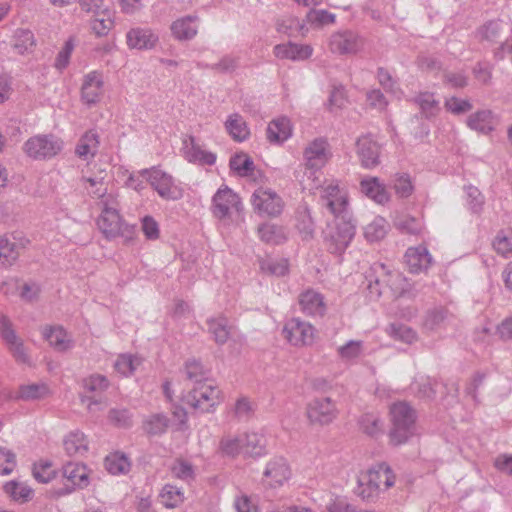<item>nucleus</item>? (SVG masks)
<instances>
[{"label": "nucleus", "instance_id": "nucleus-1", "mask_svg": "<svg viewBox=\"0 0 512 512\" xmlns=\"http://www.w3.org/2000/svg\"><path fill=\"white\" fill-rule=\"evenodd\" d=\"M367 290L371 299L377 300L381 295L390 293L398 301L414 299L417 295L413 285L398 271H391L379 263L371 267L366 275Z\"/></svg>", "mask_w": 512, "mask_h": 512}, {"label": "nucleus", "instance_id": "nucleus-2", "mask_svg": "<svg viewBox=\"0 0 512 512\" xmlns=\"http://www.w3.org/2000/svg\"><path fill=\"white\" fill-rule=\"evenodd\" d=\"M395 483V475L391 467L385 463H377L358 478L356 493L365 501H374L381 491H386Z\"/></svg>", "mask_w": 512, "mask_h": 512}, {"label": "nucleus", "instance_id": "nucleus-3", "mask_svg": "<svg viewBox=\"0 0 512 512\" xmlns=\"http://www.w3.org/2000/svg\"><path fill=\"white\" fill-rule=\"evenodd\" d=\"M392 427L389 432L390 443L402 445L412 438L417 431L416 410L407 402L394 403L390 408Z\"/></svg>", "mask_w": 512, "mask_h": 512}, {"label": "nucleus", "instance_id": "nucleus-4", "mask_svg": "<svg viewBox=\"0 0 512 512\" xmlns=\"http://www.w3.org/2000/svg\"><path fill=\"white\" fill-rule=\"evenodd\" d=\"M356 233V225L347 214L335 217L333 223L327 225L323 231V243L326 250L338 257H341Z\"/></svg>", "mask_w": 512, "mask_h": 512}, {"label": "nucleus", "instance_id": "nucleus-5", "mask_svg": "<svg viewBox=\"0 0 512 512\" xmlns=\"http://www.w3.org/2000/svg\"><path fill=\"white\" fill-rule=\"evenodd\" d=\"M97 225L107 239L122 237L126 244L134 239L135 227L125 223L115 208L102 211Z\"/></svg>", "mask_w": 512, "mask_h": 512}, {"label": "nucleus", "instance_id": "nucleus-6", "mask_svg": "<svg viewBox=\"0 0 512 512\" xmlns=\"http://www.w3.org/2000/svg\"><path fill=\"white\" fill-rule=\"evenodd\" d=\"M142 175H147V181L165 200H179L183 197V190L174 183V179L168 173L152 167L141 170Z\"/></svg>", "mask_w": 512, "mask_h": 512}, {"label": "nucleus", "instance_id": "nucleus-7", "mask_svg": "<svg viewBox=\"0 0 512 512\" xmlns=\"http://www.w3.org/2000/svg\"><path fill=\"white\" fill-rule=\"evenodd\" d=\"M62 149V141L54 135H36L23 145L27 156L35 160H44L57 155Z\"/></svg>", "mask_w": 512, "mask_h": 512}, {"label": "nucleus", "instance_id": "nucleus-8", "mask_svg": "<svg viewBox=\"0 0 512 512\" xmlns=\"http://www.w3.org/2000/svg\"><path fill=\"white\" fill-rule=\"evenodd\" d=\"M242 210L240 197L228 186L219 188L212 198L211 212L218 219L228 218L232 211L240 213Z\"/></svg>", "mask_w": 512, "mask_h": 512}, {"label": "nucleus", "instance_id": "nucleus-9", "mask_svg": "<svg viewBox=\"0 0 512 512\" xmlns=\"http://www.w3.org/2000/svg\"><path fill=\"white\" fill-rule=\"evenodd\" d=\"M364 47V39L352 30H340L329 37L328 48L333 54L352 55Z\"/></svg>", "mask_w": 512, "mask_h": 512}, {"label": "nucleus", "instance_id": "nucleus-10", "mask_svg": "<svg viewBox=\"0 0 512 512\" xmlns=\"http://www.w3.org/2000/svg\"><path fill=\"white\" fill-rule=\"evenodd\" d=\"M217 398V389L210 384L204 383L199 386H194L185 396L184 401L194 410L204 413L210 411L216 404Z\"/></svg>", "mask_w": 512, "mask_h": 512}, {"label": "nucleus", "instance_id": "nucleus-11", "mask_svg": "<svg viewBox=\"0 0 512 512\" xmlns=\"http://www.w3.org/2000/svg\"><path fill=\"white\" fill-rule=\"evenodd\" d=\"M284 337L294 346L310 345L313 343L315 329L308 322L292 318L283 328Z\"/></svg>", "mask_w": 512, "mask_h": 512}, {"label": "nucleus", "instance_id": "nucleus-12", "mask_svg": "<svg viewBox=\"0 0 512 512\" xmlns=\"http://www.w3.org/2000/svg\"><path fill=\"white\" fill-rule=\"evenodd\" d=\"M337 416L335 403L328 397L315 398L307 406V417L313 424H330Z\"/></svg>", "mask_w": 512, "mask_h": 512}, {"label": "nucleus", "instance_id": "nucleus-13", "mask_svg": "<svg viewBox=\"0 0 512 512\" xmlns=\"http://www.w3.org/2000/svg\"><path fill=\"white\" fill-rule=\"evenodd\" d=\"M320 202L335 217L347 214L348 200L337 183H331L321 191Z\"/></svg>", "mask_w": 512, "mask_h": 512}, {"label": "nucleus", "instance_id": "nucleus-14", "mask_svg": "<svg viewBox=\"0 0 512 512\" xmlns=\"http://www.w3.org/2000/svg\"><path fill=\"white\" fill-rule=\"evenodd\" d=\"M252 205L256 211L268 216H277L282 211L281 198L272 190L259 188L252 194Z\"/></svg>", "mask_w": 512, "mask_h": 512}, {"label": "nucleus", "instance_id": "nucleus-15", "mask_svg": "<svg viewBox=\"0 0 512 512\" xmlns=\"http://www.w3.org/2000/svg\"><path fill=\"white\" fill-rule=\"evenodd\" d=\"M0 335L7 344L9 350L19 362H27L26 354L22 340L17 336L12 322L5 315L0 313Z\"/></svg>", "mask_w": 512, "mask_h": 512}, {"label": "nucleus", "instance_id": "nucleus-16", "mask_svg": "<svg viewBox=\"0 0 512 512\" xmlns=\"http://www.w3.org/2000/svg\"><path fill=\"white\" fill-rule=\"evenodd\" d=\"M329 157L328 143L322 138L315 139L304 151L306 166L312 170L321 169L327 163Z\"/></svg>", "mask_w": 512, "mask_h": 512}, {"label": "nucleus", "instance_id": "nucleus-17", "mask_svg": "<svg viewBox=\"0 0 512 512\" xmlns=\"http://www.w3.org/2000/svg\"><path fill=\"white\" fill-rule=\"evenodd\" d=\"M103 77L98 71H91L86 74L81 86V98L87 105L96 104L102 95Z\"/></svg>", "mask_w": 512, "mask_h": 512}, {"label": "nucleus", "instance_id": "nucleus-18", "mask_svg": "<svg viewBox=\"0 0 512 512\" xmlns=\"http://www.w3.org/2000/svg\"><path fill=\"white\" fill-rule=\"evenodd\" d=\"M357 154L361 165L366 169H372L379 165L380 147L370 137H360L356 143Z\"/></svg>", "mask_w": 512, "mask_h": 512}, {"label": "nucleus", "instance_id": "nucleus-19", "mask_svg": "<svg viewBox=\"0 0 512 512\" xmlns=\"http://www.w3.org/2000/svg\"><path fill=\"white\" fill-rule=\"evenodd\" d=\"M405 263L411 273L427 271L432 264V257L425 246L410 247L405 253Z\"/></svg>", "mask_w": 512, "mask_h": 512}, {"label": "nucleus", "instance_id": "nucleus-20", "mask_svg": "<svg viewBox=\"0 0 512 512\" xmlns=\"http://www.w3.org/2000/svg\"><path fill=\"white\" fill-rule=\"evenodd\" d=\"M299 305L303 313L309 316L322 317L326 312L323 296L314 290H307L301 293L299 296Z\"/></svg>", "mask_w": 512, "mask_h": 512}, {"label": "nucleus", "instance_id": "nucleus-21", "mask_svg": "<svg viewBox=\"0 0 512 512\" xmlns=\"http://www.w3.org/2000/svg\"><path fill=\"white\" fill-rule=\"evenodd\" d=\"M466 124L472 130L482 134H489L495 129L497 119L491 110L484 109L471 114L467 118Z\"/></svg>", "mask_w": 512, "mask_h": 512}, {"label": "nucleus", "instance_id": "nucleus-22", "mask_svg": "<svg viewBox=\"0 0 512 512\" xmlns=\"http://www.w3.org/2000/svg\"><path fill=\"white\" fill-rule=\"evenodd\" d=\"M198 20L197 15H188L175 20L171 24L172 35L181 41L191 40L198 32Z\"/></svg>", "mask_w": 512, "mask_h": 512}, {"label": "nucleus", "instance_id": "nucleus-23", "mask_svg": "<svg viewBox=\"0 0 512 512\" xmlns=\"http://www.w3.org/2000/svg\"><path fill=\"white\" fill-rule=\"evenodd\" d=\"M273 52L279 59L304 60L312 55L313 49L309 45H298L289 42L276 45Z\"/></svg>", "mask_w": 512, "mask_h": 512}, {"label": "nucleus", "instance_id": "nucleus-24", "mask_svg": "<svg viewBox=\"0 0 512 512\" xmlns=\"http://www.w3.org/2000/svg\"><path fill=\"white\" fill-rule=\"evenodd\" d=\"M361 192L378 204H385L389 201V194L377 177H367L360 182Z\"/></svg>", "mask_w": 512, "mask_h": 512}, {"label": "nucleus", "instance_id": "nucleus-25", "mask_svg": "<svg viewBox=\"0 0 512 512\" xmlns=\"http://www.w3.org/2000/svg\"><path fill=\"white\" fill-rule=\"evenodd\" d=\"M127 44L132 49H151L157 41L158 36L149 29L133 28L127 35Z\"/></svg>", "mask_w": 512, "mask_h": 512}, {"label": "nucleus", "instance_id": "nucleus-26", "mask_svg": "<svg viewBox=\"0 0 512 512\" xmlns=\"http://www.w3.org/2000/svg\"><path fill=\"white\" fill-rule=\"evenodd\" d=\"M183 150L185 158L190 162L213 165L216 161V155L202 150L200 146L196 144L193 136H189L183 141Z\"/></svg>", "mask_w": 512, "mask_h": 512}, {"label": "nucleus", "instance_id": "nucleus-27", "mask_svg": "<svg viewBox=\"0 0 512 512\" xmlns=\"http://www.w3.org/2000/svg\"><path fill=\"white\" fill-rule=\"evenodd\" d=\"M264 477L270 479L268 485L271 487L282 485L290 477L286 461L283 458L270 461L264 471Z\"/></svg>", "mask_w": 512, "mask_h": 512}, {"label": "nucleus", "instance_id": "nucleus-28", "mask_svg": "<svg viewBox=\"0 0 512 512\" xmlns=\"http://www.w3.org/2000/svg\"><path fill=\"white\" fill-rule=\"evenodd\" d=\"M63 476L67 481L79 489L89 485V470L82 463L68 462L63 466Z\"/></svg>", "mask_w": 512, "mask_h": 512}, {"label": "nucleus", "instance_id": "nucleus-29", "mask_svg": "<svg viewBox=\"0 0 512 512\" xmlns=\"http://www.w3.org/2000/svg\"><path fill=\"white\" fill-rule=\"evenodd\" d=\"M207 326L209 333L213 335L218 345H223L228 341L232 327L227 317L223 315L211 317L207 320Z\"/></svg>", "mask_w": 512, "mask_h": 512}, {"label": "nucleus", "instance_id": "nucleus-30", "mask_svg": "<svg viewBox=\"0 0 512 512\" xmlns=\"http://www.w3.org/2000/svg\"><path fill=\"white\" fill-rule=\"evenodd\" d=\"M290 120L281 117L271 121L267 127V139L271 143H282L291 136Z\"/></svg>", "mask_w": 512, "mask_h": 512}, {"label": "nucleus", "instance_id": "nucleus-31", "mask_svg": "<svg viewBox=\"0 0 512 512\" xmlns=\"http://www.w3.org/2000/svg\"><path fill=\"white\" fill-rule=\"evenodd\" d=\"M99 146V135L95 130L87 131L79 140L75 153L80 158L94 157Z\"/></svg>", "mask_w": 512, "mask_h": 512}, {"label": "nucleus", "instance_id": "nucleus-32", "mask_svg": "<svg viewBox=\"0 0 512 512\" xmlns=\"http://www.w3.org/2000/svg\"><path fill=\"white\" fill-rule=\"evenodd\" d=\"M225 128L231 137L238 142L246 140L250 134L246 121L238 113L231 114L228 117Z\"/></svg>", "mask_w": 512, "mask_h": 512}, {"label": "nucleus", "instance_id": "nucleus-33", "mask_svg": "<svg viewBox=\"0 0 512 512\" xmlns=\"http://www.w3.org/2000/svg\"><path fill=\"white\" fill-rule=\"evenodd\" d=\"M95 18L91 21V29L98 37L106 36L114 26V12L108 7L94 14Z\"/></svg>", "mask_w": 512, "mask_h": 512}, {"label": "nucleus", "instance_id": "nucleus-34", "mask_svg": "<svg viewBox=\"0 0 512 512\" xmlns=\"http://www.w3.org/2000/svg\"><path fill=\"white\" fill-rule=\"evenodd\" d=\"M63 445L69 456H83L88 450L86 437L80 431L71 432L67 435Z\"/></svg>", "mask_w": 512, "mask_h": 512}, {"label": "nucleus", "instance_id": "nucleus-35", "mask_svg": "<svg viewBox=\"0 0 512 512\" xmlns=\"http://www.w3.org/2000/svg\"><path fill=\"white\" fill-rule=\"evenodd\" d=\"M502 32V23L499 20H490L480 26L476 32L475 37L479 42H487L494 44L498 41Z\"/></svg>", "mask_w": 512, "mask_h": 512}, {"label": "nucleus", "instance_id": "nucleus-36", "mask_svg": "<svg viewBox=\"0 0 512 512\" xmlns=\"http://www.w3.org/2000/svg\"><path fill=\"white\" fill-rule=\"evenodd\" d=\"M453 315L443 307L434 308L426 313L424 327L428 330H437L450 323Z\"/></svg>", "mask_w": 512, "mask_h": 512}, {"label": "nucleus", "instance_id": "nucleus-37", "mask_svg": "<svg viewBox=\"0 0 512 512\" xmlns=\"http://www.w3.org/2000/svg\"><path fill=\"white\" fill-rule=\"evenodd\" d=\"M258 234L262 241L272 245L282 244L287 239L284 228L271 223L259 226Z\"/></svg>", "mask_w": 512, "mask_h": 512}, {"label": "nucleus", "instance_id": "nucleus-38", "mask_svg": "<svg viewBox=\"0 0 512 512\" xmlns=\"http://www.w3.org/2000/svg\"><path fill=\"white\" fill-rule=\"evenodd\" d=\"M276 29L278 32L286 34L290 37H296L301 34L304 35L307 32L305 23L295 16H284L277 20Z\"/></svg>", "mask_w": 512, "mask_h": 512}, {"label": "nucleus", "instance_id": "nucleus-39", "mask_svg": "<svg viewBox=\"0 0 512 512\" xmlns=\"http://www.w3.org/2000/svg\"><path fill=\"white\" fill-rule=\"evenodd\" d=\"M241 437L244 439V442H242L244 454L251 457H258L264 454L266 440L263 435L247 433Z\"/></svg>", "mask_w": 512, "mask_h": 512}, {"label": "nucleus", "instance_id": "nucleus-40", "mask_svg": "<svg viewBox=\"0 0 512 512\" xmlns=\"http://www.w3.org/2000/svg\"><path fill=\"white\" fill-rule=\"evenodd\" d=\"M359 426L363 433L370 437H378L384 433V422L376 414L366 413L359 419Z\"/></svg>", "mask_w": 512, "mask_h": 512}, {"label": "nucleus", "instance_id": "nucleus-41", "mask_svg": "<svg viewBox=\"0 0 512 512\" xmlns=\"http://www.w3.org/2000/svg\"><path fill=\"white\" fill-rule=\"evenodd\" d=\"M170 420L163 413H156L148 416L143 421V430L150 436L164 434L169 426Z\"/></svg>", "mask_w": 512, "mask_h": 512}, {"label": "nucleus", "instance_id": "nucleus-42", "mask_svg": "<svg viewBox=\"0 0 512 512\" xmlns=\"http://www.w3.org/2000/svg\"><path fill=\"white\" fill-rule=\"evenodd\" d=\"M414 102L420 107L421 113L428 119L436 116L440 111L439 101L435 99L433 93L421 92L414 97Z\"/></svg>", "mask_w": 512, "mask_h": 512}, {"label": "nucleus", "instance_id": "nucleus-43", "mask_svg": "<svg viewBox=\"0 0 512 512\" xmlns=\"http://www.w3.org/2000/svg\"><path fill=\"white\" fill-rule=\"evenodd\" d=\"M19 257V246L8 238L0 236V265L4 268L12 266Z\"/></svg>", "mask_w": 512, "mask_h": 512}, {"label": "nucleus", "instance_id": "nucleus-44", "mask_svg": "<svg viewBox=\"0 0 512 512\" xmlns=\"http://www.w3.org/2000/svg\"><path fill=\"white\" fill-rule=\"evenodd\" d=\"M388 223L383 217H376L364 229V236L369 242L382 240L388 231Z\"/></svg>", "mask_w": 512, "mask_h": 512}, {"label": "nucleus", "instance_id": "nucleus-45", "mask_svg": "<svg viewBox=\"0 0 512 512\" xmlns=\"http://www.w3.org/2000/svg\"><path fill=\"white\" fill-rule=\"evenodd\" d=\"M185 374L187 379L195 383V386L206 383L208 370L202 363L196 359L188 360L185 364Z\"/></svg>", "mask_w": 512, "mask_h": 512}, {"label": "nucleus", "instance_id": "nucleus-46", "mask_svg": "<svg viewBox=\"0 0 512 512\" xmlns=\"http://www.w3.org/2000/svg\"><path fill=\"white\" fill-rule=\"evenodd\" d=\"M394 225L402 233L410 235H419L423 230V223L421 219L409 215L397 217Z\"/></svg>", "mask_w": 512, "mask_h": 512}, {"label": "nucleus", "instance_id": "nucleus-47", "mask_svg": "<svg viewBox=\"0 0 512 512\" xmlns=\"http://www.w3.org/2000/svg\"><path fill=\"white\" fill-rule=\"evenodd\" d=\"M105 468L113 475L125 474L130 470V462L124 454L114 453L106 456Z\"/></svg>", "mask_w": 512, "mask_h": 512}, {"label": "nucleus", "instance_id": "nucleus-48", "mask_svg": "<svg viewBox=\"0 0 512 512\" xmlns=\"http://www.w3.org/2000/svg\"><path fill=\"white\" fill-rule=\"evenodd\" d=\"M3 489L13 500L22 502L28 501L33 493L32 489L28 485L16 480L7 482Z\"/></svg>", "mask_w": 512, "mask_h": 512}, {"label": "nucleus", "instance_id": "nucleus-49", "mask_svg": "<svg viewBox=\"0 0 512 512\" xmlns=\"http://www.w3.org/2000/svg\"><path fill=\"white\" fill-rule=\"evenodd\" d=\"M159 496L161 498L162 504L167 508L177 507L184 500L183 491L180 488L170 484H166L162 488Z\"/></svg>", "mask_w": 512, "mask_h": 512}, {"label": "nucleus", "instance_id": "nucleus-50", "mask_svg": "<svg viewBox=\"0 0 512 512\" xmlns=\"http://www.w3.org/2000/svg\"><path fill=\"white\" fill-rule=\"evenodd\" d=\"M109 385V380L106 376L101 374H92L84 378L82 381L84 390L95 395H101L104 393L108 389Z\"/></svg>", "mask_w": 512, "mask_h": 512}, {"label": "nucleus", "instance_id": "nucleus-51", "mask_svg": "<svg viewBox=\"0 0 512 512\" xmlns=\"http://www.w3.org/2000/svg\"><path fill=\"white\" fill-rule=\"evenodd\" d=\"M43 335L49 344L59 351H64L69 347L66 332L62 327L45 328Z\"/></svg>", "mask_w": 512, "mask_h": 512}, {"label": "nucleus", "instance_id": "nucleus-52", "mask_svg": "<svg viewBox=\"0 0 512 512\" xmlns=\"http://www.w3.org/2000/svg\"><path fill=\"white\" fill-rule=\"evenodd\" d=\"M244 439L241 436H224L219 442V451L228 457H235L240 452H243Z\"/></svg>", "mask_w": 512, "mask_h": 512}, {"label": "nucleus", "instance_id": "nucleus-53", "mask_svg": "<svg viewBox=\"0 0 512 512\" xmlns=\"http://www.w3.org/2000/svg\"><path fill=\"white\" fill-rule=\"evenodd\" d=\"M230 168L240 176H249L253 173L255 165L251 157L245 153L236 154L230 159Z\"/></svg>", "mask_w": 512, "mask_h": 512}, {"label": "nucleus", "instance_id": "nucleus-54", "mask_svg": "<svg viewBox=\"0 0 512 512\" xmlns=\"http://www.w3.org/2000/svg\"><path fill=\"white\" fill-rule=\"evenodd\" d=\"M336 16L327 10L310 9L306 14V21L314 27L320 28L325 25L333 24Z\"/></svg>", "mask_w": 512, "mask_h": 512}, {"label": "nucleus", "instance_id": "nucleus-55", "mask_svg": "<svg viewBox=\"0 0 512 512\" xmlns=\"http://www.w3.org/2000/svg\"><path fill=\"white\" fill-rule=\"evenodd\" d=\"M438 385L435 379L430 377H421L413 384V389L419 398L433 399L436 395V386Z\"/></svg>", "mask_w": 512, "mask_h": 512}, {"label": "nucleus", "instance_id": "nucleus-56", "mask_svg": "<svg viewBox=\"0 0 512 512\" xmlns=\"http://www.w3.org/2000/svg\"><path fill=\"white\" fill-rule=\"evenodd\" d=\"M260 269L268 275L283 276L288 272V263L284 259H262Z\"/></svg>", "mask_w": 512, "mask_h": 512}, {"label": "nucleus", "instance_id": "nucleus-57", "mask_svg": "<svg viewBox=\"0 0 512 512\" xmlns=\"http://www.w3.org/2000/svg\"><path fill=\"white\" fill-rule=\"evenodd\" d=\"M109 421L119 428H129L133 424L132 414L126 408H113L108 414Z\"/></svg>", "mask_w": 512, "mask_h": 512}, {"label": "nucleus", "instance_id": "nucleus-58", "mask_svg": "<svg viewBox=\"0 0 512 512\" xmlns=\"http://www.w3.org/2000/svg\"><path fill=\"white\" fill-rule=\"evenodd\" d=\"M393 188L395 193L401 198L409 197L413 191L414 186L412 184L411 178L406 173L396 174L393 180Z\"/></svg>", "mask_w": 512, "mask_h": 512}, {"label": "nucleus", "instance_id": "nucleus-59", "mask_svg": "<svg viewBox=\"0 0 512 512\" xmlns=\"http://www.w3.org/2000/svg\"><path fill=\"white\" fill-rule=\"evenodd\" d=\"M466 200L470 210L473 213H480L485 202L481 191L472 185L465 186Z\"/></svg>", "mask_w": 512, "mask_h": 512}, {"label": "nucleus", "instance_id": "nucleus-60", "mask_svg": "<svg viewBox=\"0 0 512 512\" xmlns=\"http://www.w3.org/2000/svg\"><path fill=\"white\" fill-rule=\"evenodd\" d=\"M48 388L44 384L23 385L19 389L18 397L23 400H36L44 397Z\"/></svg>", "mask_w": 512, "mask_h": 512}, {"label": "nucleus", "instance_id": "nucleus-61", "mask_svg": "<svg viewBox=\"0 0 512 512\" xmlns=\"http://www.w3.org/2000/svg\"><path fill=\"white\" fill-rule=\"evenodd\" d=\"M34 45V35L30 30L18 29L15 32L14 48L23 54Z\"/></svg>", "mask_w": 512, "mask_h": 512}, {"label": "nucleus", "instance_id": "nucleus-62", "mask_svg": "<svg viewBox=\"0 0 512 512\" xmlns=\"http://www.w3.org/2000/svg\"><path fill=\"white\" fill-rule=\"evenodd\" d=\"M493 247L498 254L503 256L512 253V232H498L493 241Z\"/></svg>", "mask_w": 512, "mask_h": 512}, {"label": "nucleus", "instance_id": "nucleus-63", "mask_svg": "<svg viewBox=\"0 0 512 512\" xmlns=\"http://www.w3.org/2000/svg\"><path fill=\"white\" fill-rule=\"evenodd\" d=\"M390 335L407 344L413 343L417 338L416 332L412 328L402 324H391Z\"/></svg>", "mask_w": 512, "mask_h": 512}, {"label": "nucleus", "instance_id": "nucleus-64", "mask_svg": "<svg viewBox=\"0 0 512 512\" xmlns=\"http://www.w3.org/2000/svg\"><path fill=\"white\" fill-rule=\"evenodd\" d=\"M174 477L183 481H191L194 479V468L192 464L184 460H177L171 468Z\"/></svg>", "mask_w": 512, "mask_h": 512}]
</instances>
